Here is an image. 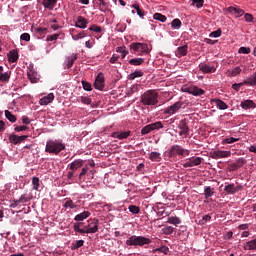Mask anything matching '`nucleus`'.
Here are the masks:
<instances>
[{"instance_id": "42", "label": "nucleus", "mask_w": 256, "mask_h": 256, "mask_svg": "<svg viewBox=\"0 0 256 256\" xmlns=\"http://www.w3.org/2000/svg\"><path fill=\"white\" fill-rule=\"evenodd\" d=\"M128 209L133 215H139V213L141 212V208L135 205H130Z\"/></svg>"}, {"instance_id": "22", "label": "nucleus", "mask_w": 256, "mask_h": 256, "mask_svg": "<svg viewBox=\"0 0 256 256\" xmlns=\"http://www.w3.org/2000/svg\"><path fill=\"white\" fill-rule=\"evenodd\" d=\"M9 63H17L19 61V52L17 50H11L8 54Z\"/></svg>"}, {"instance_id": "24", "label": "nucleus", "mask_w": 256, "mask_h": 256, "mask_svg": "<svg viewBox=\"0 0 256 256\" xmlns=\"http://www.w3.org/2000/svg\"><path fill=\"white\" fill-rule=\"evenodd\" d=\"M129 135H131V131H126V132H114L112 134V137H114V139H127V137H129Z\"/></svg>"}, {"instance_id": "12", "label": "nucleus", "mask_w": 256, "mask_h": 256, "mask_svg": "<svg viewBox=\"0 0 256 256\" xmlns=\"http://www.w3.org/2000/svg\"><path fill=\"white\" fill-rule=\"evenodd\" d=\"M28 137V135L18 136L16 134H11L9 136V141L10 143H13V145H19V143H23V141H26Z\"/></svg>"}, {"instance_id": "52", "label": "nucleus", "mask_w": 256, "mask_h": 256, "mask_svg": "<svg viewBox=\"0 0 256 256\" xmlns=\"http://www.w3.org/2000/svg\"><path fill=\"white\" fill-rule=\"evenodd\" d=\"M89 31H94V33H101L103 29L100 26L93 24L89 27Z\"/></svg>"}, {"instance_id": "8", "label": "nucleus", "mask_w": 256, "mask_h": 256, "mask_svg": "<svg viewBox=\"0 0 256 256\" xmlns=\"http://www.w3.org/2000/svg\"><path fill=\"white\" fill-rule=\"evenodd\" d=\"M185 93H189L190 95H194V97H199L201 95H205V90L197 87V86H188L184 88Z\"/></svg>"}, {"instance_id": "44", "label": "nucleus", "mask_w": 256, "mask_h": 256, "mask_svg": "<svg viewBox=\"0 0 256 256\" xmlns=\"http://www.w3.org/2000/svg\"><path fill=\"white\" fill-rule=\"evenodd\" d=\"M84 244H85V241L77 240L75 243L72 244L71 249L75 251V250L79 249L80 247H83Z\"/></svg>"}, {"instance_id": "53", "label": "nucleus", "mask_w": 256, "mask_h": 256, "mask_svg": "<svg viewBox=\"0 0 256 256\" xmlns=\"http://www.w3.org/2000/svg\"><path fill=\"white\" fill-rule=\"evenodd\" d=\"M28 79H29V81H31V83H37V81H38V78H37V76H35V73H33V72H28Z\"/></svg>"}, {"instance_id": "25", "label": "nucleus", "mask_w": 256, "mask_h": 256, "mask_svg": "<svg viewBox=\"0 0 256 256\" xmlns=\"http://www.w3.org/2000/svg\"><path fill=\"white\" fill-rule=\"evenodd\" d=\"M149 159H150V161H153L154 163H161L163 158L161 157V153L151 152L149 154Z\"/></svg>"}, {"instance_id": "37", "label": "nucleus", "mask_w": 256, "mask_h": 256, "mask_svg": "<svg viewBox=\"0 0 256 256\" xmlns=\"http://www.w3.org/2000/svg\"><path fill=\"white\" fill-rule=\"evenodd\" d=\"M5 117L10 121V123H15V121H17V117L9 110H5Z\"/></svg>"}, {"instance_id": "27", "label": "nucleus", "mask_w": 256, "mask_h": 256, "mask_svg": "<svg viewBox=\"0 0 256 256\" xmlns=\"http://www.w3.org/2000/svg\"><path fill=\"white\" fill-rule=\"evenodd\" d=\"M187 49H189V47L187 45L184 46H180L177 48L176 50V57H185V55H187Z\"/></svg>"}, {"instance_id": "41", "label": "nucleus", "mask_w": 256, "mask_h": 256, "mask_svg": "<svg viewBox=\"0 0 256 256\" xmlns=\"http://www.w3.org/2000/svg\"><path fill=\"white\" fill-rule=\"evenodd\" d=\"M144 73L141 70H136L135 72L129 75V79L133 81V79H137V77H143Z\"/></svg>"}, {"instance_id": "47", "label": "nucleus", "mask_w": 256, "mask_h": 256, "mask_svg": "<svg viewBox=\"0 0 256 256\" xmlns=\"http://www.w3.org/2000/svg\"><path fill=\"white\" fill-rule=\"evenodd\" d=\"M153 252H154V253H157V252H159V253H164V255H167V253H169V247H167V246H162V247H160V248L154 249Z\"/></svg>"}, {"instance_id": "6", "label": "nucleus", "mask_w": 256, "mask_h": 256, "mask_svg": "<svg viewBox=\"0 0 256 256\" xmlns=\"http://www.w3.org/2000/svg\"><path fill=\"white\" fill-rule=\"evenodd\" d=\"M181 107H183V102L178 101L174 104H172L171 106L165 108L163 110L164 115H175V113H179V111L181 110Z\"/></svg>"}, {"instance_id": "35", "label": "nucleus", "mask_w": 256, "mask_h": 256, "mask_svg": "<svg viewBox=\"0 0 256 256\" xmlns=\"http://www.w3.org/2000/svg\"><path fill=\"white\" fill-rule=\"evenodd\" d=\"M143 63H145V59L143 58H132L129 60V64L134 66L143 65Z\"/></svg>"}, {"instance_id": "62", "label": "nucleus", "mask_w": 256, "mask_h": 256, "mask_svg": "<svg viewBox=\"0 0 256 256\" xmlns=\"http://www.w3.org/2000/svg\"><path fill=\"white\" fill-rule=\"evenodd\" d=\"M236 141H239V138L229 137L224 139V143H227V144L236 143Z\"/></svg>"}, {"instance_id": "33", "label": "nucleus", "mask_w": 256, "mask_h": 256, "mask_svg": "<svg viewBox=\"0 0 256 256\" xmlns=\"http://www.w3.org/2000/svg\"><path fill=\"white\" fill-rule=\"evenodd\" d=\"M98 9L99 11H101L102 13H105L107 11V9H109V5L105 0H98Z\"/></svg>"}, {"instance_id": "59", "label": "nucleus", "mask_w": 256, "mask_h": 256, "mask_svg": "<svg viewBox=\"0 0 256 256\" xmlns=\"http://www.w3.org/2000/svg\"><path fill=\"white\" fill-rule=\"evenodd\" d=\"M221 28H219L218 30L216 31H213L209 34V37H214V38H217V37H221Z\"/></svg>"}, {"instance_id": "16", "label": "nucleus", "mask_w": 256, "mask_h": 256, "mask_svg": "<svg viewBox=\"0 0 256 256\" xmlns=\"http://www.w3.org/2000/svg\"><path fill=\"white\" fill-rule=\"evenodd\" d=\"M87 25H89V20L83 16H78L77 21L75 23V27L78 29H87Z\"/></svg>"}, {"instance_id": "19", "label": "nucleus", "mask_w": 256, "mask_h": 256, "mask_svg": "<svg viewBox=\"0 0 256 256\" xmlns=\"http://www.w3.org/2000/svg\"><path fill=\"white\" fill-rule=\"evenodd\" d=\"M55 99V95L53 93L48 94L47 96H44L40 99L39 103L40 105H49V103H53Z\"/></svg>"}, {"instance_id": "32", "label": "nucleus", "mask_w": 256, "mask_h": 256, "mask_svg": "<svg viewBox=\"0 0 256 256\" xmlns=\"http://www.w3.org/2000/svg\"><path fill=\"white\" fill-rule=\"evenodd\" d=\"M242 83H244V85H250L251 87H255V85H256V73L252 74L251 77L247 78Z\"/></svg>"}, {"instance_id": "13", "label": "nucleus", "mask_w": 256, "mask_h": 256, "mask_svg": "<svg viewBox=\"0 0 256 256\" xmlns=\"http://www.w3.org/2000/svg\"><path fill=\"white\" fill-rule=\"evenodd\" d=\"M169 157H175V155H180L183 157V148L179 145H172L168 151Z\"/></svg>"}, {"instance_id": "54", "label": "nucleus", "mask_w": 256, "mask_h": 256, "mask_svg": "<svg viewBox=\"0 0 256 256\" xmlns=\"http://www.w3.org/2000/svg\"><path fill=\"white\" fill-rule=\"evenodd\" d=\"M59 35H61V34L56 33V34L49 35V36H47L46 41L47 42L57 41V39H59Z\"/></svg>"}, {"instance_id": "10", "label": "nucleus", "mask_w": 256, "mask_h": 256, "mask_svg": "<svg viewBox=\"0 0 256 256\" xmlns=\"http://www.w3.org/2000/svg\"><path fill=\"white\" fill-rule=\"evenodd\" d=\"M95 89H98V91H103L105 89V76L103 73H99L95 79L94 82Z\"/></svg>"}, {"instance_id": "3", "label": "nucleus", "mask_w": 256, "mask_h": 256, "mask_svg": "<svg viewBox=\"0 0 256 256\" xmlns=\"http://www.w3.org/2000/svg\"><path fill=\"white\" fill-rule=\"evenodd\" d=\"M151 243L150 238L137 235L130 236L125 242L127 247H144V245H151Z\"/></svg>"}, {"instance_id": "51", "label": "nucleus", "mask_w": 256, "mask_h": 256, "mask_svg": "<svg viewBox=\"0 0 256 256\" xmlns=\"http://www.w3.org/2000/svg\"><path fill=\"white\" fill-rule=\"evenodd\" d=\"M235 164L238 166L239 169H241V167H243V165L247 164V159L239 158L238 160H236Z\"/></svg>"}, {"instance_id": "18", "label": "nucleus", "mask_w": 256, "mask_h": 256, "mask_svg": "<svg viewBox=\"0 0 256 256\" xmlns=\"http://www.w3.org/2000/svg\"><path fill=\"white\" fill-rule=\"evenodd\" d=\"M228 13H234L235 17L239 18V17H243V15H245V11L239 7H233L230 6L227 8Z\"/></svg>"}, {"instance_id": "2", "label": "nucleus", "mask_w": 256, "mask_h": 256, "mask_svg": "<svg viewBox=\"0 0 256 256\" xmlns=\"http://www.w3.org/2000/svg\"><path fill=\"white\" fill-rule=\"evenodd\" d=\"M61 151H65V143L57 139H50L46 142L45 152L52 155H59Z\"/></svg>"}, {"instance_id": "63", "label": "nucleus", "mask_w": 256, "mask_h": 256, "mask_svg": "<svg viewBox=\"0 0 256 256\" xmlns=\"http://www.w3.org/2000/svg\"><path fill=\"white\" fill-rule=\"evenodd\" d=\"M20 39L22 41H31V35H29V33H23L21 36H20Z\"/></svg>"}, {"instance_id": "34", "label": "nucleus", "mask_w": 256, "mask_h": 256, "mask_svg": "<svg viewBox=\"0 0 256 256\" xmlns=\"http://www.w3.org/2000/svg\"><path fill=\"white\" fill-rule=\"evenodd\" d=\"M167 223H170V225H181V218L177 216H171L168 218Z\"/></svg>"}, {"instance_id": "46", "label": "nucleus", "mask_w": 256, "mask_h": 256, "mask_svg": "<svg viewBox=\"0 0 256 256\" xmlns=\"http://www.w3.org/2000/svg\"><path fill=\"white\" fill-rule=\"evenodd\" d=\"M85 37H87V33H85V31H82L76 35H72L73 41H79V39H83Z\"/></svg>"}, {"instance_id": "20", "label": "nucleus", "mask_w": 256, "mask_h": 256, "mask_svg": "<svg viewBox=\"0 0 256 256\" xmlns=\"http://www.w3.org/2000/svg\"><path fill=\"white\" fill-rule=\"evenodd\" d=\"M42 5L44 9H49V11H53V9H55V5H57V0H43Z\"/></svg>"}, {"instance_id": "30", "label": "nucleus", "mask_w": 256, "mask_h": 256, "mask_svg": "<svg viewBox=\"0 0 256 256\" xmlns=\"http://www.w3.org/2000/svg\"><path fill=\"white\" fill-rule=\"evenodd\" d=\"M215 195V188L211 186H206L204 188V198L209 199V197H213Z\"/></svg>"}, {"instance_id": "11", "label": "nucleus", "mask_w": 256, "mask_h": 256, "mask_svg": "<svg viewBox=\"0 0 256 256\" xmlns=\"http://www.w3.org/2000/svg\"><path fill=\"white\" fill-rule=\"evenodd\" d=\"M212 159H225L231 157V151L215 150L211 154Z\"/></svg>"}, {"instance_id": "45", "label": "nucleus", "mask_w": 256, "mask_h": 256, "mask_svg": "<svg viewBox=\"0 0 256 256\" xmlns=\"http://www.w3.org/2000/svg\"><path fill=\"white\" fill-rule=\"evenodd\" d=\"M205 3V0H192V7H197V9H201Z\"/></svg>"}, {"instance_id": "48", "label": "nucleus", "mask_w": 256, "mask_h": 256, "mask_svg": "<svg viewBox=\"0 0 256 256\" xmlns=\"http://www.w3.org/2000/svg\"><path fill=\"white\" fill-rule=\"evenodd\" d=\"M173 231H175V229L172 226H166L162 228V233L164 235H172Z\"/></svg>"}, {"instance_id": "64", "label": "nucleus", "mask_w": 256, "mask_h": 256, "mask_svg": "<svg viewBox=\"0 0 256 256\" xmlns=\"http://www.w3.org/2000/svg\"><path fill=\"white\" fill-rule=\"evenodd\" d=\"M36 33H39V35H45L48 33V29L47 28H37Z\"/></svg>"}, {"instance_id": "1", "label": "nucleus", "mask_w": 256, "mask_h": 256, "mask_svg": "<svg viewBox=\"0 0 256 256\" xmlns=\"http://www.w3.org/2000/svg\"><path fill=\"white\" fill-rule=\"evenodd\" d=\"M142 105L152 107L159 103V93L155 90H148L140 97Z\"/></svg>"}, {"instance_id": "43", "label": "nucleus", "mask_w": 256, "mask_h": 256, "mask_svg": "<svg viewBox=\"0 0 256 256\" xmlns=\"http://www.w3.org/2000/svg\"><path fill=\"white\" fill-rule=\"evenodd\" d=\"M132 8L136 10L138 16H140L141 18L145 17V11L141 10L139 4H133Z\"/></svg>"}, {"instance_id": "50", "label": "nucleus", "mask_w": 256, "mask_h": 256, "mask_svg": "<svg viewBox=\"0 0 256 256\" xmlns=\"http://www.w3.org/2000/svg\"><path fill=\"white\" fill-rule=\"evenodd\" d=\"M241 73V67L236 66L231 73L229 74V77H237Z\"/></svg>"}, {"instance_id": "49", "label": "nucleus", "mask_w": 256, "mask_h": 256, "mask_svg": "<svg viewBox=\"0 0 256 256\" xmlns=\"http://www.w3.org/2000/svg\"><path fill=\"white\" fill-rule=\"evenodd\" d=\"M31 201V198L27 196V194H22L21 197L17 200V203H29Z\"/></svg>"}, {"instance_id": "28", "label": "nucleus", "mask_w": 256, "mask_h": 256, "mask_svg": "<svg viewBox=\"0 0 256 256\" xmlns=\"http://www.w3.org/2000/svg\"><path fill=\"white\" fill-rule=\"evenodd\" d=\"M88 217H91V212L84 211L76 215L74 221H85V219H88Z\"/></svg>"}, {"instance_id": "40", "label": "nucleus", "mask_w": 256, "mask_h": 256, "mask_svg": "<svg viewBox=\"0 0 256 256\" xmlns=\"http://www.w3.org/2000/svg\"><path fill=\"white\" fill-rule=\"evenodd\" d=\"M181 25H183V23L179 20V18H175L172 22H171V27L172 29H181Z\"/></svg>"}, {"instance_id": "60", "label": "nucleus", "mask_w": 256, "mask_h": 256, "mask_svg": "<svg viewBox=\"0 0 256 256\" xmlns=\"http://www.w3.org/2000/svg\"><path fill=\"white\" fill-rule=\"evenodd\" d=\"M80 101L84 105H91V98H89V97L82 96Z\"/></svg>"}, {"instance_id": "38", "label": "nucleus", "mask_w": 256, "mask_h": 256, "mask_svg": "<svg viewBox=\"0 0 256 256\" xmlns=\"http://www.w3.org/2000/svg\"><path fill=\"white\" fill-rule=\"evenodd\" d=\"M32 185L34 191H39V187L41 186V180L39 179V177L32 178Z\"/></svg>"}, {"instance_id": "56", "label": "nucleus", "mask_w": 256, "mask_h": 256, "mask_svg": "<svg viewBox=\"0 0 256 256\" xmlns=\"http://www.w3.org/2000/svg\"><path fill=\"white\" fill-rule=\"evenodd\" d=\"M82 87L84 91H92L91 83L82 81Z\"/></svg>"}, {"instance_id": "55", "label": "nucleus", "mask_w": 256, "mask_h": 256, "mask_svg": "<svg viewBox=\"0 0 256 256\" xmlns=\"http://www.w3.org/2000/svg\"><path fill=\"white\" fill-rule=\"evenodd\" d=\"M238 53H242L243 55H249L251 53V48L249 47H240Z\"/></svg>"}, {"instance_id": "15", "label": "nucleus", "mask_w": 256, "mask_h": 256, "mask_svg": "<svg viewBox=\"0 0 256 256\" xmlns=\"http://www.w3.org/2000/svg\"><path fill=\"white\" fill-rule=\"evenodd\" d=\"M85 229H88L89 233H97V231H99V220L93 219L87 226H85Z\"/></svg>"}, {"instance_id": "14", "label": "nucleus", "mask_w": 256, "mask_h": 256, "mask_svg": "<svg viewBox=\"0 0 256 256\" xmlns=\"http://www.w3.org/2000/svg\"><path fill=\"white\" fill-rule=\"evenodd\" d=\"M199 71H201L202 73H215V71H217V68H215V66L211 65V64H204L201 63L199 64Z\"/></svg>"}, {"instance_id": "29", "label": "nucleus", "mask_w": 256, "mask_h": 256, "mask_svg": "<svg viewBox=\"0 0 256 256\" xmlns=\"http://www.w3.org/2000/svg\"><path fill=\"white\" fill-rule=\"evenodd\" d=\"M245 251H256V238L248 241L244 246Z\"/></svg>"}, {"instance_id": "7", "label": "nucleus", "mask_w": 256, "mask_h": 256, "mask_svg": "<svg viewBox=\"0 0 256 256\" xmlns=\"http://www.w3.org/2000/svg\"><path fill=\"white\" fill-rule=\"evenodd\" d=\"M189 122L187 121V119H182L180 120L179 124H178V128L180 129L179 135L180 137H189Z\"/></svg>"}, {"instance_id": "26", "label": "nucleus", "mask_w": 256, "mask_h": 256, "mask_svg": "<svg viewBox=\"0 0 256 256\" xmlns=\"http://www.w3.org/2000/svg\"><path fill=\"white\" fill-rule=\"evenodd\" d=\"M213 102L215 103L216 107L221 111H225V109H229V105H227V103H225L221 99H214Z\"/></svg>"}, {"instance_id": "4", "label": "nucleus", "mask_w": 256, "mask_h": 256, "mask_svg": "<svg viewBox=\"0 0 256 256\" xmlns=\"http://www.w3.org/2000/svg\"><path fill=\"white\" fill-rule=\"evenodd\" d=\"M130 49L133 53H138L139 55H149L152 46L147 43L134 42L130 44Z\"/></svg>"}, {"instance_id": "36", "label": "nucleus", "mask_w": 256, "mask_h": 256, "mask_svg": "<svg viewBox=\"0 0 256 256\" xmlns=\"http://www.w3.org/2000/svg\"><path fill=\"white\" fill-rule=\"evenodd\" d=\"M64 209H77V204L73 202L70 198L66 200V202L63 204Z\"/></svg>"}, {"instance_id": "58", "label": "nucleus", "mask_w": 256, "mask_h": 256, "mask_svg": "<svg viewBox=\"0 0 256 256\" xmlns=\"http://www.w3.org/2000/svg\"><path fill=\"white\" fill-rule=\"evenodd\" d=\"M10 77L9 72L0 73V81H9Z\"/></svg>"}, {"instance_id": "61", "label": "nucleus", "mask_w": 256, "mask_h": 256, "mask_svg": "<svg viewBox=\"0 0 256 256\" xmlns=\"http://www.w3.org/2000/svg\"><path fill=\"white\" fill-rule=\"evenodd\" d=\"M244 19H245V21H246L247 23H252L254 17H253L252 14L246 13V14L244 15Z\"/></svg>"}, {"instance_id": "17", "label": "nucleus", "mask_w": 256, "mask_h": 256, "mask_svg": "<svg viewBox=\"0 0 256 256\" xmlns=\"http://www.w3.org/2000/svg\"><path fill=\"white\" fill-rule=\"evenodd\" d=\"M77 54H72L71 56H68L66 58V61L64 62V69H71L73 67V63L77 61Z\"/></svg>"}, {"instance_id": "21", "label": "nucleus", "mask_w": 256, "mask_h": 256, "mask_svg": "<svg viewBox=\"0 0 256 256\" xmlns=\"http://www.w3.org/2000/svg\"><path fill=\"white\" fill-rule=\"evenodd\" d=\"M240 107H242V109L247 111V109H255L256 104L253 100H245L241 102Z\"/></svg>"}, {"instance_id": "39", "label": "nucleus", "mask_w": 256, "mask_h": 256, "mask_svg": "<svg viewBox=\"0 0 256 256\" xmlns=\"http://www.w3.org/2000/svg\"><path fill=\"white\" fill-rule=\"evenodd\" d=\"M153 19H155L156 21H160L161 23H165V21H167V16L161 13H155L153 15Z\"/></svg>"}, {"instance_id": "31", "label": "nucleus", "mask_w": 256, "mask_h": 256, "mask_svg": "<svg viewBox=\"0 0 256 256\" xmlns=\"http://www.w3.org/2000/svg\"><path fill=\"white\" fill-rule=\"evenodd\" d=\"M83 163H85V162L81 159L73 161L70 164L71 171H77V169H81V166L83 165Z\"/></svg>"}, {"instance_id": "5", "label": "nucleus", "mask_w": 256, "mask_h": 256, "mask_svg": "<svg viewBox=\"0 0 256 256\" xmlns=\"http://www.w3.org/2000/svg\"><path fill=\"white\" fill-rule=\"evenodd\" d=\"M163 127L164 126L162 122H154L148 124L141 129V135H149L151 131H159V129H163Z\"/></svg>"}, {"instance_id": "23", "label": "nucleus", "mask_w": 256, "mask_h": 256, "mask_svg": "<svg viewBox=\"0 0 256 256\" xmlns=\"http://www.w3.org/2000/svg\"><path fill=\"white\" fill-rule=\"evenodd\" d=\"M225 193H228V195H235L237 191H239V188L235 186V184H228L224 187Z\"/></svg>"}, {"instance_id": "57", "label": "nucleus", "mask_w": 256, "mask_h": 256, "mask_svg": "<svg viewBox=\"0 0 256 256\" xmlns=\"http://www.w3.org/2000/svg\"><path fill=\"white\" fill-rule=\"evenodd\" d=\"M116 51H117V53L122 54V59H125V57H127L128 53H129L123 47H118Z\"/></svg>"}, {"instance_id": "9", "label": "nucleus", "mask_w": 256, "mask_h": 256, "mask_svg": "<svg viewBox=\"0 0 256 256\" xmlns=\"http://www.w3.org/2000/svg\"><path fill=\"white\" fill-rule=\"evenodd\" d=\"M200 163H203V158L201 157H191L186 160L183 164V167L187 169V167H197Z\"/></svg>"}]
</instances>
